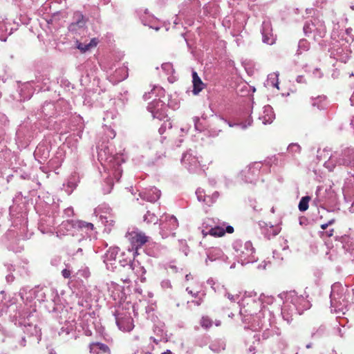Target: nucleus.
I'll return each instance as SVG.
<instances>
[{
  "instance_id": "nucleus-1",
  "label": "nucleus",
  "mask_w": 354,
  "mask_h": 354,
  "mask_svg": "<svg viewBox=\"0 0 354 354\" xmlns=\"http://www.w3.org/2000/svg\"><path fill=\"white\" fill-rule=\"evenodd\" d=\"M225 224L223 226H215L212 227L208 231L209 235H211L214 237H222L225 233L232 234L234 231V227L231 225H227L225 229H224Z\"/></svg>"
},
{
  "instance_id": "nucleus-2",
  "label": "nucleus",
  "mask_w": 354,
  "mask_h": 354,
  "mask_svg": "<svg viewBox=\"0 0 354 354\" xmlns=\"http://www.w3.org/2000/svg\"><path fill=\"white\" fill-rule=\"evenodd\" d=\"M149 241V237L142 232H134L131 234V243L136 249L141 248Z\"/></svg>"
},
{
  "instance_id": "nucleus-3",
  "label": "nucleus",
  "mask_w": 354,
  "mask_h": 354,
  "mask_svg": "<svg viewBox=\"0 0 354 354\" xmlns=\"http://www.w3.org/2000/svg\"><path fill=\"white\" fill-rule=\"evenodd\" d=\"M89 351L92 354H111L109 347L100 342H93L90 344Z\"/></svg>"
},
{
  "instance_id": "nucleus-4",
  "label": "nucleus",
  "mask_w": 354,
  "mask_h": 354,
  "mask_svg": "<svg viewBox=\"0 0 354 354\" xmlns=\"http://www.w3.org/2000/svg\"><path fill=\"white\" fill-rule=\"evenodd\" d=\"M162 229H166L170 232L177 229L178 227V222L177 218L173 215H167L165 220L162 223Z\"/></svg>"
},
{
  "instance_id": "nucleus-5",
  "label": "nucleus",
  "mask_w": 354,
  "mask_h": 354,
  "mask_svg": "<svg viewBox=\"0 0 354 354\" xmlns=\"http://www.w3.org/2000/svg\"><path fill=\"white\" fill-rule=\"evenodd\" d=\"M193 93L196 95L204 88V84L196 71L192 72Z\"/></svg>"
},
{
  "instance_id": "nucleus-6",
  "label": "nucleus",
  "mask_w": 354,
  "mask_h": 354,
  "mask_svg": "<svg viewBox=\"0 0 354 354\" xmlns=\"http://www.w3.org/2000/svg\"><path fill=\"white\" fill-rule=\"evenodd\" d=\"M98 44V40L96 38H93L88 44H84L77 41V48L82 52L85 53L91 48L95 47Z\"/></svg>"
},
{
  "instance_id": "nucleus-7",
  "label": "nucleus",
  "mask_w": 354,
  "mask_h": 354,
  "mask_svg": "<svg viewBox=\"0 0 354 354\" xmlns=\"http://www.w3.org/2000/svg\"><path fill=\"white\" fill-rule=\"evenodd\" d=\"M75 17L76 18V21L75 22L71 23L69 26V29L71 30H76L77 27L82 28L86 24V21L84 19V16L81 13H75Z\"/></svg>"
},
{
  "instance_id": "nucleus-8",
  "label": "nucleus",
  "mask_w": 354,
  "mask_h": 354,
  "mask_svg": "<svg viewBox=\"0 0 354 354\" xmlns=\"http://www.w3.org/2000/svg\"><path fill=\"white\" fill-rule=\"evenodd\" d=\"M310 200L309 196L302 197L299 203V209L301 212H304L308 209V203Z\"/></svg>"
},
{
  "instance_id": "nucleus-9",
  "label": "nucleus",
  "mask_w": 354,
  "mask_h": 354,
  "mask_svg": "<svg viewBox=\"0 0 354 354\" xmlns=\"http://www.w3.org/2000/svg\"><path fill=\"white\" fill-rule=\"evenodd\" d=\"M144 221L147 223H156L158 218L153 213H151L150 211H147L144 216Z\"/></svg>"
},
{
  "instance_id": "nucleus-10",
  "label": "nucleus",
  "mask_w": 354,
  "mask_h": 354,
  "mask_svg": "<svg viewBox=\"0 0 354 354\" xmlns=\"http://www.w3.org/2000/svg\"><path fill=\"white\" fill-rule=\"evenodd\" d=\"M200 324L203 328L207 329L212 326V320L207 316L203 317L201 319Z\"/></svg>"
},
{
  "instance_id": "nucleus-11",
  "label": "nucleus",
  "mask_w": 354,
  "mask_h": 354,
  "mask_svg": "<svg viewBox=\"0 0 354 354\" xmlns=\"http://www.w3.org/2000/svg\"><path fill=\"white\" fill-rule=\"evenodd\" d=\"M324 165L329 170H333L336 166V158L334 156H331L328 161L324 163Z\"/></svg>"
},
{
  "instance_id": "nucleus-12",
  "label": "nucleus",
  "mask_w": 354,
  "mask_h": 354,
  "mask_svg": "<svg viewBox=\"0 0 354 354\" xmlns=\"http://www.w3.org/2000/svg\"><path fill=\"white\" fill-rule=\"evenodd\" d=\"M288 150L289 152L292 153H299L301 151V147L298 144L292 143L289 145L288 147Z\"/></svg>"
},
{
  "instance_id": "nucleus-13",
  "label": "nucleus",
  "mask_w": 354,
  "mask_h": 354,
  "mask_svg": "<svg viewBox=\"0 0 354 354\" xmlns=\"http://www.w3.org/2000/svg\"><path fill=\"white\" fill-rule=\"evenodd\" d=\"M263 41L264 43L271 45L274 42V39L272 35L268 36L263 33Z\"/></svg>"
},
{
  "instance_id": "nucleus-14",
  "label": "nucleus",
  "mask_w": 354,
  "mask_h": 354,
  "mask_svg": "<svg viewBox=\"0 0 354 354\" xmlns=\"http://www.w3.org/2000/svg\"><path fill=\"white\" fill-rule=\"evenodd\" d=\"M337 163H338V165H346V166H348V165H351V160H347V159H346V158H342V159H339V160L337 161Z\"/></svg>"
},
{
  "instance_id": "nucleus-15",
  "label": "nucleus",
  "mask_w": 354,
  "mask_h": 354,
  "mask_svg": "<svg viewBox=\"0 0 354 354\" xmlns=\"http://www.w3.org/2000/svg\"><path fill=\"white\" fill-rule=\"evenodd\" d=\"M335 222L334 218L330 219L328 221V223L321 225V228L322 230H326L329 225H333Z\"/></svg>"
},
{
  "instance_id": "nucleus-16",
  "label": "nucleus",
  "mask_w": 354,
  "mask_h": 354,
  "mask_svg": "<svg viewBox=\"0 0 354 354\" xmlns=\"http://www.w3.org/2000/svg\"><path fill=\"white\" fill-rule=\"evenodd\" d=\"M62 276L65 279H68V278H69L71 277V271L69 270H67V269H64L62 271Z\"/></svg>"
},
{
  "instance_id": "nucleus-17",
  "label": "nucleus",
  "mask_w": 354,
  "mask_h": 354,
  "mask_svg": "<svg viewBox=\"0 0 354 354\" xmlns=\"http://www.w3.org/2000/svg\"><path fill=\"white\" fill-rule=\"evenodd\" d=\"M322 233L324 234H326L327 236L330 237V236H332L333 235L334 230L331 229L329 231H327V232H322Z\"/></svg>"
},
{
  "instance_id": "nucleus-18",
  "label": "nucleus",
  "mask_w": 354,
  "mask_h": 354,
  "mask_svg": "<svg viewBox=\"0 0 354 354\" xmlns=\"http://www.w3.org/2000/svg\"><path fill=\"white\" fill-rule=\"evenodd\" d=\"M353 153V151L351 150H346L344 152V155L345 156H350Z\"/></svg>"
},
{
  "instance_id": "nucleus-19",
  "label": "nucleus",
  "mask_w": 354,
  "mask_h": 354,
  "mask_svg": "<svg viewBox=\"0 0 354 354\" xmlns=\"http://www.w3.org/2000/svg\"><path fill=\"white\" fill-rule=\"evenodd\" d=\"M116 323H117L118 326H119V328H122V322L120 318H118V317L116 318Z\"/></svg>"
},
{
  "instance_id": "nucleus-20",
  "label": "nucleus",
  "mask_w": 354,
  "mask_h": 354,
  "mask_svg": "<svg viewBox=\"0 0 354 354\" xmlns=\"http://www.w3.org/2000/svg\"><path fill=\"white\" fill-rule=\"evenodd\" d=\"M227 298H228L229 299L232 300V301H235V299H234V296H233V295H231V294H230V293H228V294H227Z\"/></svg>"
},
{
  "instance_id": "nucleus-21",
  "label": "nucleus",
  "mask_w": 354,
  "mask_h": 354,
  "mask_svg": "<svg viewBox=\"0 0 354 354\" xmlns=\"http://www.w3.org/2000/svg\"><path fill=\"white\" fill-rule=\"evenodd\" d=\"M250 170H251V167H246L244 170H243L242 173H247V172H249Z\"/></svg>"
},
{
  "instance_id": "nucleus-22",
  "label": "nucleus",
  "mask_w": 354,
  "mask_h": 354,
  "mask_svg": "<svg viewBox=\"0 0 354 354\" xmlns=\"http://www.w3.org/2000/svg\"><path fill=\"white\" fill-rule=\"evenodd\" d=\"M202 234L204 237H205L206 236H207L209 234L208 232H205V230L202 231Z\"/></svg>"
},
{
  "instance_id": "nucleus-23",
  "label": "nucleus",
  "mask_w": 354,
  "mask_h": 354,
  "mask_svg": "<svg viewBox=\"0 0 354 354\" xmlns=\"http://www.w3.org/2000/svg\"><path fill=\"white\" fill-rule=\"evenodd\" d=\"M162 354H172V352L170 350H167L166 351L163 352Z\"/></svg>"
},
{
  "instance_id": "nucleus-24",
  "label": "nucleus",
  "mask_w": 354,
  "mask_h": 354,
  "mask_svg": "<svg viewBox=\"0 0 354 354\" xmlns=\"http://www.w3.org/2000/svg\"><path fill=\"white\" fill-rule=\"evenodd\" d=\"M220 325H221V322L220 321H218V322H216V326H218Z\"/></svg>"
},
{
  "instance_id": "nucleus-25",
  "label": "nucleus",
  "mask_w": 354,
  "mask_h": 354,
  "mask_svg": "<svg viewBox=\"0 0 354 354\" xmlns=\"http://www.w3.org/2000/svg\"><path fill=\"white\" fill-rule=\"evenodd\" d=\"M131 329V325H130V326H129L127 327V330H130ZM124 330H126V328H124Z\"/></svg>"
},
{
  "instance_id": "nucleus-26",
  "label": "nucleus",
  "mask_w": 354,
  "mask_h": 354,
  "mask_svg": "<svg viewBox=\"0 0 354 354\" xmlns=\"http://www.w3.org/2000/svg\"><path fill=\"white\" fill-rule=\"evenodd\" d=\"M66 211L68 212V213H71V212H73L72 209H67Z\"/></svg>"
},
{
  "instance_id": "nucleus-27",
  "label": "nucleus",
  "mask_w": 354,
  "mask_h": 354,
  "mask_svg": "<svg viewBox=\"0 0 354 354\" xmlns=\"http://www.w3.org/2000/svg\"><path fill=\"white\" fill-rule=\"evenodd\" d=\"M66 211L68 212V213H71V212H73L72 209H67Z\"/></svg>"
},
{
  "instance_id": "nucleus-28",
  "label": "nucleus",
  "mask_w": 354,
  "mask_h": 354,
  "mask_svg": "<svg viewBox=\"0 0 354 354\" xmlns=\"http://www.w3.org/2000/svg\"><path fill=\"white\" fill-rule=\"evenodd\" d=\"M187 290L188 291L189 293L192 294V290H189V288H187Z\"/></svg>"
},
{
  "instance_id": "nucleus-29",
  "label": "nucleus",
  "mask_w": 354,
  "mask_h": 354,
  "mask_svg": "<svg viewBox=\"0 0 354 354\" xmlns=\"http://www.w3.org/2000/svg\"><path fill=\"white\" fill-rule=\"evenodd\" d=\"M189 276L188 274H187V275H186V277H186L187 280H189Z\"/></svg>"
},
{
  "instance_id": "nucleus-30",
  "label": "nucleus",
  "mask_w": 354,
  "mask_h": 354,
  "mask_svg": "<svg viewBox=\"0 0 354 354\" xmlns=\"http://www.w3.org/2000/svg\"><path fill=\"white\" fill-rule=\"evenodd\" d=\"M87 225L91 226V227H93V224H91V223H88Z\"/></svg>"
},
{
  "instance_id": "nucleus-31",
  "label": "nucleus",
  "mask_w": 354,
  "mask_h": 354,
  "mask_svg": "<svg viewBox=\"0 0 354 354\" xmlns=\"http://www.w3.org/2000/svg\"><path fill=\"white\" fill-rule=\"evenodd\" d=\"M124 282L129 283V280H124Z\"/></svg>"
},
{
  "instance_id": "nucleus-32",
  "label": "nucleus",
  "mask_w": 354,
  "mask_h": 354,
  "mask_svg": "<svg viewBox=\"0 0 354 354\" xmlns=\"http://www.w3.org/2000/svg\"><path fill=\"white\" fill-rule=\"evenodd\" d=\"M130 320H131V318H130V317H128V321H129V322H130Z\"/></svg>"
}]
</instances>
